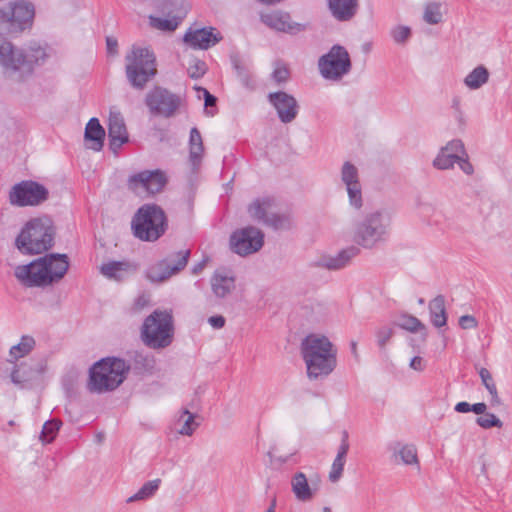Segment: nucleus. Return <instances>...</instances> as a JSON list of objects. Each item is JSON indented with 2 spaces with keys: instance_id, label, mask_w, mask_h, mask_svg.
Returning a JSON list of instances; mask_svg holds the SVG:
<instances>
[{
  "instance_id": "aec40b11",
  "label": "nucleus",
  "mask_w": 512,
  "mask_h": 512,
  "mask_svg": "<svg viewBox=\"0 0 512 512\" xmlns=\"http://www.w3.org/2000/svg\"><path fill=\"white\" fill-rule=\"evenodd\" d=\"M341 181L346 187L350 205L357 210L360 209L363 206V198L359 172L358 168L349 161L342 165Z\"/></svg>"
},
{
  "instance_id": "dca6fc26",
  "label": "nucleus",
  "mask_w": 512,
  "mask_h": 512,
  "mask_svg": "<svg viewBox=\"0 0 512 512\" xmlns=\"http://www.w3.org/2000/svg\"><path fill=\"white\" fill-rule=\"evenodd\" d=\"M167 183L166 175L160 170H144L128 178L127 186L130 191L145 198L163 190Z\"/></svg>"
},
{
  "instance_id": "393cba45",
  "label": "nucleus",
  "mask_w": 512,
  "mask_h": 512,
  "mask_svg": "<svg viewBox=\"0 0 512 512\" xmlns=\"http://www.w3.org/2000/svg\"><path fill=\"white\" fill-rule=\"evenodd\" d=\"M331 16L338 22H349L359 10V0H327Z\"/></svg>"
},
{
  "instance_id": "423d86ee",
  "label": "nucleus",
  "mask_w": 512,
  "mask_h": 512,
  "mask_svg": "<svg viewBox=\"0 0 512 512\" xmlns=\"http://www.w3.org/2000/svg\"><path fill=\"white\" fill-rule=\"evenodd\" d=\"M168 222L164 210L156 204H144L141 206L131 222V228L136 238L154 242L167 230Z\"/></svg>"
},
{
  "instance_id": "ddd939ff",
  "label": "nucleus",
  "mask_w": 512,
  "mask_h": 512,
  "mask_svg": "<svg viewBox=\"0 0 512 512\" xmlns=\"http://www.w3.org/2000/svg\"><path fill=\"white\" fill-rule=\"evenodd\" d=\"M145 104L154 116L171 118L182 105V98L162 86H155L145 96Z\"/></svg>"
},
{
  "instance_id": "09e8293b",
  "label": "nucleus",
  "mask_w": 512,
  "mask_h": 512,
  "mask_svg": "<svg viewBox=\"0 0 512 512\" xmlns=\"http://www.w3.org/2000/svg\"><path fill=\"white\" fill-rule=\"evenodd\" d=\"M393 40L398 44H404L411 36V29L408 26H396L391 30Z\"/></svg>"
},
{
  "instance_id": "6e6d98bb",
  "label": "nucleus",
  "mask_w": 512,
  "mask_h": 512,
  "mask_svg": "<svg viewBox=\"0 0 512 512\" xmlns=\"http://www.w3.org/2000/svg\"><path fill=\"white\" fill-rule=\"evenodd\" d=\"M199 91H202L203 94H204V101H205V107L206 109L208 107H213L216 105V102H217V98L212 95L208 90H206L205 88H197Z\"/></svg>"
},
{
  "instance_id": "69168bd1",
  "label": "nucleus",
  "mask_w": 512,
  "mask_h": 512,
  "mask_svg": "<svg viewBox=\"0 0 512 512\" xmlns=\"http://www.w3.org/2000/svg\"><path fill=\"white\" fill-rule=\"evenodd\" d=\"M259 3L264 5H276L283 2L284 0H257Z\"/></svg>"
},
{
  "instance_id": "f3484780",
  "label": "nucleus",
  "mask_w": 512,
  "mask_h": 512,
  "mask_svg": "<svg viewBox=\"0 0 512 512\" xmlns=\"http://www.w3.org/2000/svg\"><path fill=\"white\" fill-rule=\"evenodd\" d=\"M229 245L240 256L256 253L264 245V233L254 226L237 229L231 234Z\"/></svg>"
},
{
  "instance_id": "4c0bfd02",
  "label": "nucleus",
  "mask_w": 512,
  "mask_h": 512,
  "mask_svg": "<svg viewBox=\"0 0 512 512\" xmlns=\"http://www.w3.org/2000/svg\"><path fill=\"white\" fill-rule=\"evenodd\" d=\"M479 376L481 378L482 384L485 386V388L488 390L489 394L491 395V404L493 406H498L501 404L500 397L498 395V391L496 388V384L494 382V379L486 368H480L479 370Z\"/></svg>"
},
{
  "instance_id": "37998d69",
  "label": "nucleus",
  "mask_w": 512,
  "mask_h": 512,
  "mask_svg": "<svg viewBox=\"0 0 512 512\" xmlns=\"http://www.w3.org/2000/svg\"><path fill=\"white\" fill-rule=\"evenodd\" d=\"M194 414L190 413L187 409L183 410L179 422L183 420V424L179 429L181 435L190 436L195 431L198 424L194 421Z\"/></svg>"
},
{
  "instance_id": "a878e982",
  "label": "nucleus",
  "mask_w": 512,
  "mask_h": 512,
  "mask_svg": "<svg viewBox=\"0 0 512 512\" xmlns=\"http://www.w3.org/2000/svg\"><path fill=\"white\" fill-rule=\"evenodd\" d=\"M360 253L356 246H350L340 251L336 256H322L313 263V266L328 270H339L344 268L351 259Z\"/></svg>"
},
{
  "instance_id": "0e129e2a",
  "label": "nucleus",
  "mask_w": 512,
  "mask_h": 512,
  "mask_svg": "<svg viewBox=\"0 0 512 512\" xmlns=\"http://www.w3.org/2000/svg\"><path fill=\"white\" fill-rule=\"evenodd\" d=\"M205 265H206V262L204 260L199 262V263H197L196 265L193 266L192 273L194 275H197V274L201 273L202 270L204 269Z\"/></svg>"
},
{
  "instance_id": "b1692460",
  "label": "nucleus",
  "mask_w": 512,
  "mask_h": 512,
  "mask_svg": "<svg viewBox=\"0 0 512 512\" xmlns=\"http://www.w3.org/2000/svg\"><path fill=\"white\" fill-rule=\"evenodd\" d=\"M108 137L110 149L114 153H117L118 149L129 141L126 125L120 113H110Z\"/></svg>"
},
{
  "instance_id": "f03ea898",
  "label": "nucleus",
  "mask_w": 512,
  "mask_h": 512,
  "mask_svg": "<svg viewBox=\"0 0 512 512\" xmlns=\"http://www.w3.org/2000/svg\"><path fill=\"white\" fill-rule=\"evenodd\" d=\"M300 350L310 380L327 377L337 366V349L324 335H307L301 342Z\"/></svg>"
},
{
  "instance_id": "5fc2aeb1",
  "label": "nucleus",
  "mask_w": 512,
  "mask_h": 512,
  "mask_svg": "<svg viewBox=\"0 0 512 512\" xmlns=\"http://www.w3.org/2000/svg\"><path fill=\"white\" fill-rule=\"evenodd\" d=\"M288 77H289V71L285 67H279L273 71V79L277 83L285 82L288 79Z\"/></svg>"
},
{
  "instance_id": "49530a36",
  "label": "nucleus",
  "mask_w": 512,
  "mask_h": 512,
  "mask_svg": "<svg viewBox=\"0 0 512 512\" xmlns=\"http://www.w3.org/2000/svg\"><path fill=\"white\" fill-rule=\"evenodd\" d=\"M441 149L451 154L456 160H459L462 156H466L464 144L460 139H453L449 141Z\"/></svg>"
},
{
  "instance_id": "052dcab7",
  "label": "nucleus",
  "mask_w": 512,
  "mask_h": 512,
  "mask_svg": "<svg viewBox=\"0 0 512 512\" xmlns=\"http://www.w3.org/2000/svg\"><path fill=\"white\" fill-rule=\"evenodd\" d=\"M487 405L484 402H478L475 404H472L471 406V412H474L477 415H483L486 412Z\"/></svg>"
},
{
  "instance_id": "473e14b6",
  "label": "nucleus",
  "mask_w": 512,
  "mask_h": 512,
  "mask_svg": "<svg viewBox=\"0 0 512 512\" xmlns=\"http://www.w3.org/2000/svg\"><path fill=\"white\" fill-rule=\"evenodd\" d=\"M35 339L29 335H23L18 344L13 345L9 350L8 363H15L20 358L27 356L35 347Z\"/></svg>"
},
{
  "instance_id": "5701e85b",
  "label": "nucleus",
  "mask_w": 512,
  "mask_h": 512,
  "mask_svg": "<svg viewBox=\"0 0 512 512\" xmlns=\"http://www.w3.org/2000/svg\"><path fill=\"white\" fill-rule=\"evenodd\" d=\"M213 27L189 28L184 35V42L194 49L207 50L222 40L219 32Z\"/></svg>"
},
{
  "instance_id": "9b49d317",
  "label": "nucleus",
  "mask_w": 512,
  "mask_h": 512,
  "mask_svg": "<svg viewBox=\"0 0 512 512\" xmlns=\"http://www.w3.org/2000/svg\"><path fill=\"white\" fill-rule=\"evenodd\" d=\"M35 15L34 6L26 1H14L0 9V23L9 33H21L30 28Z\"/></svg>"
},
{
  "instance_id": "864d4df0",
  "label": "nucleus",
  "mask_w": 512,
  "mask_h": 512,
  "mask_svg": "<svg viewBox=\"0 0 512 512\" xmlns=\"http://www.w3.org/2000/svg\"><path fill=\"white\" fill-rule=\"evenodd\" d=\"M458 163L460 169L467 175H471L474 172V168L472 164L468 161V156H462L459 160L456 161Z\"/></svg>"
},
{
  "instance_id": "603ef678",
  "label": "nucleus",
  "mask_w": 512,
  "mask_h": 512,
  "mask_svg": "<svg viewBox=\"0 0 512 512\" xmlns=\"http://www.w3.org/2000/svg\"><path fill=\"white\" fill-rule=\"evenodd\" d=\"M477 320L474 316L463 315L459 319V325L462 329H472L477 327Z\"/></svg>"
},
{
  "instance_id": "4468645a",
  "label": "nucleus",
  "mask_w": 512,
  "mask_h": 512,
  "mask_svg": "<svg viewBox=\"0 0 512 512\" xmlns=\"http://www.w3.org/2000/svg\"><path fill=\"white\" fill-rule=\"evenodd\" d=\"M274 199L271 197L258 198L248 206L252 219L263 223L274 230H286L291 227V219L286 214L274 212Z\"/></svg>"
},
{
  "instance_id": "c756f323",
  "label": "nucleus",
  "mask_w": 512,
  "mask_h": 512,
  "mask_svg": "<svg viewBox=\"0 0 512 512\" xmlns=\"http://www.w3.org/2000/svg\"><path fill=\"white\" fill-rule=\"evenodd\" d=\"M135 267L128 261H110L102 264L100 271L108 279L121 281Z\"/></svg>"
},
{
  "instance_id": "e2e57ef3",
  "label": "nucleus",
  "mask_w": 512,
  "mask_h": 512,
  "mask_svg": "<svg viewBox=\"0 0 512 512\" xmlns=\"http://www.w3.org/2000/svg\"><path fill=\"white\" fill-rule=\"evenodd\" d=\"M452 108L455 110V112L458 114L459 119L462 118V111H461V100L459 97H454L452 99Z\"/></svg>"
},
{
  "instance_id": "cd10ccee",
  "label": "nucleus",
  "mask_w": 512,
  "mask_h": 512,
  "mask_svg": "<svg viewBox=\"0 0 512 512\" xmlns=\"http://www.w3.org/2000/svg\"><path fill=\"white\" fill-rule=\"evenodd\" d=\"M348 451V433L344 431L337 455L332 463L331 470L329 472V480L331 482L335 483L342 477Z\"/></svg>"
},
{
  "instance_id": "a18cd8bd",
  "label": "nucleus",
  "mask_w": 512,
  "mask_h": 512,
  "mask_svg": "<svg viewBox=\"0 0 512 512\" xmlns=\"http://www.w3.org/2000/svg\"><path fill=\"white\" fill-rule=\"evenodd\" d=\"M476 423L483 429L501 428L503 426L502 421L496 415L489 412H485L482 416L477 417Z\"/></svg>"
},
{
  "instance_id": "bf43d9fd",
  "label": "nucleus",
  "mask_w": 512,
  "mask_h": 512,
  "mask_svg": "<svg viewBox=\"0 0 512 512\" xmlns=\"http://www.w3.org/2000/svg\"><path fill=\"white\" fill-rule=\"evenodd\" d=\"M410 367L416 371H422L424 369L423 359L419 356L412 358Z\"/></svg>"
},
{
  "instance_id": "4d7b16f0",
  "label": "nucleus",
  "mask_w": 512,
  "mask_h": 512,
  "mask_svg": "<svg viewBox=\"0 0 512 512\" xmlns=\"http://www.w3.org/2000/svg\"><path fill=\"white\" fill-rule=\"evenodd\" d=\"M209 324L215 329H221L225 325V318L221 315H215L208 318Z\"/></svg>"
},
{
  "instance_id": "8fccbe9b",
  "label": "nucleus",
  "mask_w": 512,
  "mask_h": 512,
  "mask_svg": "<svg viewBox=\"0 0 512 512\" xmlns=\"http://www.w3.org/2000/svg\"><path fill=\"white\" fill-rule=\"evenodd\" d=\"M394 330L391 327L383 326L376 330L375 335L377 338V344L381 349H384L386 344L392 338Z\"/></svg>"
},
{
  "instance_id": "6e6552de",
  "label": "nucleus",
  "mask_w": 512,
  "mask_h": 512,
  "mask_svg": "<svg viewBox=\"0 0 512 512\" xmlns=\"http://www.w3.org/2000/svg\"><path fill=\"white\" fill-rule=\"evenodd\" d=\"M129 366L119 358H106L90 369L88 388L91 392H105L117 388L125 379Z\"/></svg>"
},
{
  "instance_id": "c9c22d12",
  "label": "nucleus",
  "mask_w": 512,
  "mask_h": 512,
  "mask_svg": "<svg viewBox=\"0 0 512 512\" xmlns=\"http://www.w3.org/2000/svg\"><path fill=\"white\" fill-rule=\"evenodd\" d=\"M190 159L193 165H196L200 162L204 147L202 136L197 128H192L190 131Z\"/></svg>"
},
{
  "instance_id": "f704fd0d",
  "label": "nucleus",
  "mask_w": 512,
  "mask_h": 512,
  "mask_svg": "<svg viewBox=\"0 0 512 512\" xmlns=\"http://www.w3.org/2000/svg\"><path fill=\"white\" fill-rule=\"evenodd\" d=\"M490 73L484 65H478L464 78V84L471 90H477L486 84Z\"/></svg>"
},
{
  "instance_id": "3c124183",
  "label": "nucleus",
  "mask_w": 512,
  "mask_h": 512,
  "mask_svg": "<svg viewBox=\"0 0 512 512\" xmlns=\"http://www.w3.org/2000/svg\"><path fill=\"white\" fill-rule=\"evenodd\" d=\"M206 72V64L203 61H197L188 68V74L193 79L202 77Z\"/></svg>"
},
{
  "instance_id": "774afa93",
  "label": "nucleus",
  "mask_w": 512,
  "mask_h": 512,
  "mask_svg": "<svg viewBox=\"0 0 512 512\" xmlns=\"http://www.w3.org/2000/svg\"><path fill=\"white\" fill-rule=\"evenodd\" d=\"M275 507H276V499H273L270 507L266 510V512H275Z\"/></svg>"
},
{
  "instance_id": "c03bdc74",
  "label": "nucleus",
  "mask_w": 512,
  "mask_h": 512,
  "mask_svg": "<svg viewBox=\"0 0 512 512\" xmlns=\"http://www.w3.org/2000/svg\"><path fill=\"white\" fill-rule=\"evenodd\" d=\"M456 159L444 150L440 149L439 153L433 160V167L439 170H447L454 166Z\"/></svg>"
},
{
  "instance_id": "79ce46f5",
  "label": "nucleus",
  "mask_w": 512,
  "mask_h": 512,
  "mask_svg": "<svg viewBox=\"0 0 512 512\" xmlns=\"http://www.w3.org/2000/svg\"><path fill=\"white\" fill-rule=\"evenodd\" d=\"M397 325L410 332H417L426 329L425 325L418 318L407 314H404L399 318Z\"/></svg>"
},
{
  "instance_id": "a211bd4d",
  "label": "nucleus",
  "mask_w": 512,
  "mask_h": 512,
  "mask_svg": "<svg viewBox=\"0 0 512 512\" xmlns=\"http://www.w3.org/2000/svg\"><path fill=\"white\" fill-rule=\"evenodd\" d=\"M12 364L9 378L19 389H31L40 382L46 370V365L41 361L29 360Z\"/></svg>"
},
{
  "instance_id": "20e7f679",
  "label": "nucleus",
  "mask_w": 512,
  "mask_h": 512,
  "mask_svg": "<svg viewBox=\"0 0 512 512\" xmlns=\"http://www.w3.org/2000/svg\"><path fill=\"white\" fill-rule=\"evenodd\" d=\"M55 227L51 218L44 216L29 220L15 240L23 254H41L54 244Z\"/></svg>"
},
{
  "instance_id": "e433bc0d",
  "label": "nucleus",
  "mask_w": 512,
  "mask_h": 512,
  "mask_svg": "<svg viewBox=\"0 0 512 512\" xmlns=\"http://www.w3.org/2000/svg\"><path fill=\"white\" fill-rule=\"evenodd\" d=\"M160 484H161V480L160 479H154V480L146 482L138 490L137 493H135L134 495L130 496L127 499V502L128 503H132V502L146 500V499L151 498L157 492V490L159 489Z\"/></svg>"
},
{
  "instance_id": "0eeeda50",
  "label": "nucleus",
  "mask_w": 512,
  "mask_h": 512,
  "mask_svg": "<svg viewBox=\"0 0 512 512\" xmlns=\"http://www.w3.org/2000/svg\"><path fill=\"white\" fill-rule=\"evenodd\" d=\"M125 62L127 80L137 90H143L157 74L155 54L148 48L133 46Z\"/></svg>"
},
{
  "instance_id": "de8ad7c7",
  "label": "nucleus",
  "mask_w": 512,
  "mask_h": 512,
  "mask_svg": "<svg viewBox=\"0 0 512 512\" xmlns=\"http://www.w3.org/2000/svg\"><path fill=\"white\" fill-rule=\"evenodd\" d=\"M134 363L137 368L149 371L153 369L155 361L152 356H149L142 352H136L134 355Z\"/></svg>"
},
{
  "instance_id": "ea45409f",
  "label": "nucleus",
  "mask_w": 512,
  "mask_h": 512,
  "mask_svg": "<svg viewBox=\"0 0 512 512\" xmlns=\"http://www.w3.org/2000/svg\"><path fill=\"white\" fill-rule=\"evenodd\" d=\"M395 455H399L401 461L406 465H417L419 461L417 456V449L412 444L402 445L399 450H395Z\"/></svg>"
},
{
  "instance_id": "1a4fd4ad",
  "label": "nucleus",
  "mask_w": 512,
  "mask_h": 512,
  "mask_svg": "<svg viewBox=\"0 0 512 512\" xmlns=\"http://www.w3.org/2000/svg\"><path fill=\"white\" fill-rule=\"evenodd\" d=\"M389 225V219L383 212H370L354 223L353 240L365 249H372L387 239Z\"/></svg>"
},
{
  "instance_id": "39448f33",
  "label": "nucleus",
  "mask_w": 512,
  "mask_h": 512,
  "mask_svg": "<svg viewBox=\"0 0 512 512\" xmlns=\"http://www.w3.org/2000/svg\"><path fill=\"white\" fill-rule=\"evenodd\" d=\"M140 337L149 348L158 350L171 345L174 338L172 314L166 310H155L142 324Z\"/></svg>"
},
{
  "instance_id": "f257e3e1",
  "label": "nucleus",
  "mask_w": 512,
  "mask_h": 512,
  "mask_svg": "<svg viewBox=\"0 0 512 512\" xmlns=\"http://www.w3.org/2000/svg\"><path fill=\"white\" fill-rule=\"evenodd\" d=\"M69 269L66 254L50 253L30 262L17 266L16 278L26 287H47L58 283Z\"/></svg>"
},
{
  "instance_id": "2f4dec72",
  "label": "nucleus",
  "mask_w": 512,
  "mask_h": 512,
  "mask_svg": "<svg viewBox=\"0 0 512 512\" xmlns=\"http://www.w3.org/2000/svg\"><path fill=\"white\" fill-rule=\"evenodd\" d=\"M187 13V6L182 5L177 14L164 19L160 17L150 16V24L152 27L162 31H174L181 23Z\"/></svg>"
},
{
  "instance_id": "72a5a7b5",
  "label": "nucleus",
  "mask_w": 512,
  "mask_h": 512,
  "mask_svg": "<svg viewBox=\"0 0 512 512\" xmlns=\"http://www.w3.org/2000/svg\"><path fill=\"white\" fill-rule=\"evenodd\" d=\"M231 63L242 85L247 88H254L255 83L250 73V63L237 54L231 56Z\"/></svg>"
},
{
  "instance_id": "338daca9",
  "label": "nucleus",
  "mask_w": 512,
  "mask_h": 512,
  "mask_svg": "<svg viewBox=\"0 0 512 512\" xmlns=\"http://www.w3.org/2000/svg\"><path fill=\"white\" fill-rule=\"evenodd\" d=\"M351 352L355 358H358L357 343L355 341L351 342Z\"/></svg>"
},
{
  "instance_id": "13d9d810",
  "label": "nucleus",
  "mask_w": 512,
  "mask_h": 512,
  "mask_svg": "<svg viewBox=\"0 0 512 512\" xmlns=\"http://www.w3.org/2000/svg\"><path fill=\"white\" fill-rule=\"evenodd\" d=\"M107 52L110 55H116L118 53V42L113 37L106 38Z\"/></svg>"
},
{
  "instance_id": "a19ab883",
  "label": "nucleus",
  "mask_w": 512,
  "mask_h": 512,
  "mask_svg": "<svg viewBox=\"0 0 512 512\" xmlns=\"http://www.w3.org/2000/svg\"><path fill=\"white\" fill-rule=\"evenodd\" d=\"M61 425L62 422L57 419H51L46 421L43 425L40 435V439L42 440V442L51 443L55 439Z\"/></svg>"
},
{
  "instance_id": "f8f14e48",
  "label": "nucleus",
  "mask_w": 512,
  "mask_h": 512,
  "mask_svg": "<svg viewBox=\"0 0 512 512\" xmlns=\"http://www.w3.org/2000/svg\"><path fill=\"white\" fill-rule=\"evenodd\" d=\"M49 198L48 189L33 180H23L14 184L8 195L9 203L16 207H35Z\"/></svg>"
},
{
  "instance_id": "2eb2a0df",
  "label": "nucleus",
  "mask_w": 512,
  "mask_h": 512,
  "mask_svg": "<svg viewBox=\"0 0 512 512\" xmlns=\"http://www.w3.org/2000/svg\"><path fill=\"white\" fill-rule=\"evenodd\" d=\"M190 250L184 249L170 253L163 260L151 266L147 271V278L152 282H164L171 276L182 271L190 258Z\"/></svg>"
},
{
  "instance_id": "7ed1b4c3",
  "label": "nucleus",
  "mask_w": 512,
  "mask_h": 512,
  "mask_svg": "<svg viewBox=\"0 0 512 512\" xmlns=\"http://www.w3.org/2000/svg\"><path fill=\"white\" fill-rule=\"evenodd\" d=\"M45 58V49L39 45L34 44L28 50H22L7 39L0 38V65L5 75L14 81L24 80L33 72L34 65Z\"/></svg>"
},
{
  "instance_id": "680f3d73",
  "label": "nucleus",
  "mask_w": 512,
  "mask_h": 512,
  "mask_svg": "<svg viewBox=\"0 0 512 512\" xmlns=\"http://www.w3.org/2000/svg\"><path fill=\"white\" fill-rule=\"evenodd\" d=\"M471 406L472 404L462 401L455 405L454 409L458 413H468L471 412Z\"/></svg>"
},
{
  "instance_id": "6ab92c4d",
  "label": "nucleus",
  "mask_w": 512,
  "mask_h": 512,
  "mask_svg": "<svg viewBox=\"0 0 512 512\" xmlns=\"http://www.w3.org/2000/svg\"><path fill=\"white\" fill-rule=\"evenodd\" d=\"M260 20L263 24L277 32L298 34L307 29L308 25L293 22L288 12L283 10H274L269 13H261Z\"/></svg>"
},
{
  "instance_id": "4be33fe9",
  "label": "nucleus",
  "mask_w": 512,
  "mask_h": 512,
  "mask_svg": "<svg viewBox=\"0 0 512 512\" xmlns=\"http://www.w3.org/2000/svg\"><path fill=\"white\" fill-rule=\"evenodd\" d=\"M321 478L314 474L310 480L303 472H296L291 477V490L295 498L303 503L310 502L318 493Z\"/></svg>"
},
{
  "instance_id": "58836bf2",
  "label": "nucleus",
  "mask_w": 512,
  "mask_h": 512,
  "mask_svg": "<svg viewBox=\"0 0 512 512\" xmlns=\"http://www.w3.org/2000/svg\"><path fill=\"white\" fill-rule=\"evenodd\" d=\"M441 6L439 2L427 3L424 8L423 20L430 25H436L442 22L443 15Z\"/></svg>"
},
{
  "instance_id": "7c9ffc66",
  "label": "nucleus",
  "mask_w": 512,
  "mask_h": 512,
  "mask_svg": "<svg viewBox=\"0 0 512 512\" xmlns=\"http://www.w3.org/2000/svg\"><path fill=\"white\" fill-rule=\"evenodd\" d=\"M429 313L431 323L437 327H444L447 323V313L445 308V298L443 295H437L429 302Z\"/></svg>"
},
{
  "instance_id": "bb28decb",
  "label": "nucleus",
  "mask_w": 512,
  "mask_h": 512,
  "mask_svg": "<svg viewBox=\"0 0 512 512\" xmlns=\"http://www.w3.org/2000/svg\"><path fill=\"white\" fill-rule=\"evenodd\" d=\"M84 138L88 148L97 152L103 148L105 130L97 118H91L86 124Z\"/></svg>"
},
{
  "instance_id": "412c9836",
  "label": "nucleus",
  "mask_w": 512,
  "mask_h": 512,
  "mask_svg": "<svg viewBox=\"0 0 512 512\" xmlns=\"http://www.w3.org/2000/svg\"><path fill=\"white\" fill-rule=\"evenodd\" d=\"M268 101L277 111L282 123L288 124L296 119L299 105L292 95L284 91L273 92L268 94Z\"/></svg>"
},
{
  "instance_id": "9d476101",
  "label": "nucleus",
  "mask_w": 512,
  "mask_h": 512,
  "mask_svg": "<svg viewBox=\"0 0 512 512\" xmlns=\"http://www.w3.org/2000/svg\"><path fill=\"white\" fill-rule=\"evenodd\" d=\"M352 69V61L347 49L339 44L333 45L329 51L318 59L320 75L329 81H340Z\"/></svg>"
},
{
  "instance_id": "c85d7f7f",
  "label": "nucleus",
  "mask_w": 512,
  "mask_h": 512,
  "mask_svg": "<svg viewBox=\"0 0 512 512\" xmlns=\"http://www.w3.org/2000/svg\"><path fill=\"white\" fill-rule=\"evenodd\" d=\"M212 291L218 298H224L235 289V278L216 271L211 277Z\"/></svg>"
}]
</instances>
